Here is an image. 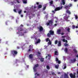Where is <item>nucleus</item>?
I'll return each instance as SVG.
<instances>
[{
	"label": "nucleus",
	"instance_id": "22",
	"mask_svg": "<svg viewBox=\"0 0 78 78\" xmlns=\"http://www.w3.org/2000/svg\"><path fill=\"white\" fill-rule=\"evenodd\" d=\"M42 6L41 5H40L38 6V9H40V8H41L42 7Z\"/></svg>",
	"mask_w": 78,
	"mask_h": 78
},
{
	"label": "nucleus",
	"instance_id": "34",
	"mask_svg": "<svg viewBox=\"0 0 78 78\" xmlns=\"http://www.w3.org/2000/svg\"><path fill=\"white\" fill-rule=\"evenodd\" d=\"M75 17L76 20V19H78V16H77L76 15H75Z\"/></svg>",
	"mask_w": 78,
	"mask_h": 78
},
{
	"label": "nucleus",
	"instance_id": "32",
	"mask_svg": "<svg viewBox=\"0 0 78 78\" xmlns=\"http://www.w3.org/2000/svg\"><path fill=\"white\" fill-rule=\"evenodd\" d=\"M58 40H55V44H58Z\"/></svg>",
	"mask_w": 78,
	"mask_h": 78
},
{
	"label": "nucleus",
	"instance_id": "25",
	"mask_svg": "<svg viewBox=\"0 0 78 78\" xmlns=\"http://www.w3.org/2000/svg\"><path fill=\"white\" fill-rule=\"evenodd\" d=\"M22 29H22V28H21V27H19L18 28V30H20V31H20V30H22Z\"/></svg>",
	"mask_w": 78,
	"mask_h": 78
},
{
	"label": "nucleus",
	"instance_id": "39",
	"mask_svg": "<svg viewBox=\"0 0 78 78\" xmlns=\"http://www.w3.org/2000/svg\"><path fill=\"white\" fill-rule=\"evenodd\" d=\"M51 74L52 75H55V73L54 72H51Z\"/></svg>",
	"mask_w": 78,
	"mask_h": 78
},
{
	"label": "nucleus",
	"instance_id": "63",
	"mask_svg": "<svg viewBox=\"0 0 78 78\" xmlns=\"http://www.w3.org/2000/svg\"><path fill=\"white\" fill-rule=\"evenodd\" d=\"M26 12H27L26 11H24V13H26Z\"/></svg>",
	"mask_w": 78,
	"mask_h": 78
},
{
	"label": "nucleus",
	"instance_id": "31",
	"mask_svg": "<svg viewBox=\"0 0 78 78\" xmlns=\"http://www.w3.org/2000/svg\"><path fill=\"white\" fill-rule=\"evenodd\" d=\"M55 67L56 69H58V67H59V65H55Z\"/></svg>",
	"mask_w": 78,
	"mask_h": 78
},
{
	"label": "nucleus",
	"instance_id": "14",
	"mask_svg": "<svg viewBox=\"0 0 78 78\" xmlns=\"http://www.w3.org/2000/svg\"><path fill=\"white\" fill-rule=\"evenodd\" d=\"M66 12L67 13V14H69V15L71 14V12H70V11L69 10V9H67L66 10Z\"/></svg>",
	"mask_w": 78,
	"mask_h": 78
},
{
	"label": "nucleus",
	"instance_id": "27",
	"mask_svg": "<svg viewBox=\"0 0 78 78\" xmlns=\"http://www.w3.org/2000/svg\"><path fill=\"white\" fill-rule=\"evenodd\" d=\"M68 51V49H67V48H65V52H66V53H67Z\"/></svg>",
	"mask_w": 78,
	"mask_h": 78
},
{
	"label": "nucleus",
	"instance_id": "48",
	"mask_svg": "<svg viewBox=\"0 0 78 78\" xmlns=\"http://www.w3.org/2000/svg\"><path fill=\"white\" fill-rule=\"evenodd\" d=\"M57 62H58V64H60L61 63V62H60V61H59V60Z\"/></svg>",
	"mask_w": 78,
	"mask_h": 78
},
{
	"label": "nucleus",
	"instance_id": "13",
	"mask_svg": "<svg viewBox=\"0 0 78 78\" xmlns=\"http://www.w3.org/2000/svg\"><path fill=\"white\" fill-rule=\"evenodd\" d=\"M58 47H60L61 46V41H59L58 42Z\"/></svg>",
	"mask_w": 78,
	"mask_h": 78
},
{
	"label": "nucleus",
	"instance_id": "12",
	"mask_svg": "<svg viewBox=\"0 0 78 78\" xmlns=\"http://www.w3.org/2000/svg\"><path fill=\"white\" fill-rule=\"evenodd\" d=\"M39 29L40 31H43L44 30V29H43V27L42 26H40Z\"/></svg>",
	"mask_w": 78,
	"mask_h": 78
},
{
	"label": "nucleus",
	"instance_id": "24",
	"mask_svg": "<svg viewBox=\"0 0 78 78\" xmlns=\"http://www.w3.org/2000/svg\"><path fill=\"white\" fill-rule=\"evenodd\" d=\"M46 68L48 70H49V69H50V66H49L48 65H47L46 66Z\"/></svg>",
	"mask_w": 78,
	"mask_h": 78
},
{
	"label": "nucleus",
	"instance_id": "37",
	"mask_svg": "<svg viewBox=\"0 0 78 78\" xmlns=\"http://www.w3.org/2000/svg\"><path fill=\"white\" fill-rule=\"evenodd\" d=\"M66 37V36H62V39H63V38H65V37Z\"/></svg>",
	"mask_w": 78,
	"mask_h": 78
},
{
	"label": "nucleus",
	"instance_id": "51",
	"mask_svg": "<svg viewBox=\"0 0 78 78\" xmlns=\"http://www.w3.org/2000/svg\"><path fill=\"white\" fill-rule=\"evenodd\" d=\"M52 12L54 13V14H55V11L54 10L52 11Z\"/></svg>",
	"mask_w": 78,
	"mask_h": 78
},
{
	"label": "nucleus",
	"instance_id": "53",
	"mask_svg": "<svg viewBox=\"0 0 78 78\" xmlns=\"http://www.w3.org/2000/svg\"><path fill=\"white\" fill-rule=\"evenodd\" d=\"M20 27H23V25H22V24H21L20 25Z\"/></svg>",
	"mask_w": 78,
	"mask_h": 78
},
{
	"label": "nucleus",
	"instance_id": "57",
	"mask_svg": "<svg viewBox=\"0 0 78 78\" xmlns=\"http://www.w3.org/2000/svg\"><path fill=\"white\" fill-rule=\"evenodd\" d=\"M21 17H23V15H21Z\"/></svg>",
	"mask_w": 78,
	"mask_h": 78
},
{
	"label": "nucleus",
	"instance_id": "33",
	"mask_svg": "<svg viewBox=\"0 0 78 78\" xmlns=\"http://www.w3.org/2000/svg\"><path fill=\"white\" fill-rule=\"evenodd\" d=\"M53 3V2L52 0L50 2V4L51 5H52Z\"/></svg>",
	"mask_w": 78,
	"mask_h": 78
},
{
	"label": "nucleus",
	"instance_id": "64",
	"mask_svg": "<svg viewBox=\"0 0 78 78\" xmlns=\"http://www.w3.org/2000/svg\"><path fill=\"white\" fill-rule=\"evenodd\" d=\"M37 76H39V74H37Z\"/></svg>",
	"mask_w": 78,
	"mask_h": 78
},
{
	"label": "nucleus",
	"instance_id": "60",
	"mask_svg": "<svg viewBox=\"0 0 78 78\" xmlns=\"http://www.w3.org/2000/svg\"><path fill=\"white\" fill-rule=\"evenodd\" d=\"M76 58H78V55H76Z\"/></svg>",
	"mask_w": 78,
	"mask_h": 78
},
{
	"label": "nucleus",
	"instance_id": "10",
	"mask_svg": "<svg viewBox=\"0 0 78 78\" xmlns=\"http://www.w3.org/2000/svg\"><path fill=\"white\" fill-rule=\"evenodd\" d=\"M41 42V39H38V40L36 42H35V44H37Z\"/></svg>",
	"mask_w": 78,
	"mask_h": 78
},
{
	"label": "nucleus",
	"instance_id": "15",
	"mask_svg": "<svg viewBox=\"0 0 78 78\" xmlns=\"http://www.w3.org/2000/svg\"><path fill=\"white\" fill-rule=\"evenodd\" d=\"M29 57L30 59H32V58H33V54H30Z\"/></svg>",
	"mask_w": 78,
	"mask_h": 78
},
{
	"label": "nucleus",
	"instance_id": "5",
	"mask_svg": "<svg viewBox=\"0 0 78 78\" xmlns=\"http://www.w3.org/2000/svg\"><path fill=\"white\" fill-rule=\"evenodd\" d=\"M63 7V6H62L61 7H56L54 11H59V10H61V9H62Z\"/></svg>",
	"mask_w": 78,
	"mask_h": 78
},
{
	"label": "nucleus",
	"instance_id": "26",
	"mask_svg": "<svg viewBox=\"0 0 78 78\" xmlns=\"http://www.w3.org/2000/svg\"><path fill=\"white\" fill-rule=\"evenodd\" d=\"M69 8V5H68L67 6H66L65 7V8L66 9H68V8Z\"/></svg>",
	"mask_w": 78,
	"mask_h": 78
},
{
	"label": "nucleus",
	"instance_id": "46",
	"mask_svg": "<svg viewBox=\"0 0 78 78\" xmlns=\"http://www.w3.org/2000/svg\"><path fill=\"white\" fill-rule=\"evenodd\" d=\"M37 53L38 54V55H41V52L39 51H38Z\"/></svg>",
	"mask_w": 78,
	"mask_h": 78
},
{
	"label": "nucleus",
	"instance_id": "30",
	"mask_svg": "<svg viewBox=\"0 0 78 78\" xmlns=\"http://www.w3.org/2000/svg\"><path fill=\"white\" fill-rule=\"evenodd\" d=\"M70 29L69 28H68V29H67V31L68 32V33H70Z\"/></svg>",
	"mask_w": 78,
	"mask_h": 78
},
{
	"label": "nucleus",
	"instance_id": "52",
	"mask_svg": "<svg viewBox=\"0 0 78 78\" xmlns=\"http://www.w3.org/2000/svg\"><path fill=\"white\" fill-rule=\"evenodd\" d=\"M48 57H51V55H50V54H48Z\"/></svg>",
	"mask_w": 78,
	"mask_h": 78
},
{
	"label": "nucleus",
	"instance_id": "9",
	"mask_svg": "<svg viewBox=\"0 0 78 78\" xmlns=\"http://www.w3.org/2000/svg\"><path fill=\"white\" fill-rule=\"evenodd\" d=\"M61 30L60 29H59L57 31V33L58 34H61Z\"/></svg>",
	"mask_w": 78,
	"mask_h": 78
},
{
	"label": "nucleus",
	"instance_id": "40",
	"mask_svg": "<svg viewBox=\"0 0 78 78\" xmlns=\"http://www.w3.org/2000/svg\"><path fill=\"white\" fill-rule=\"evenodd\" d=\"M46 9V6H45L43 8V10H44Z\"/></svg>",
	"mask_w": 78,
	"mask_h": 78
},
{
	"label": "nucleus",
	"instance_id": "43",
	"mask_svg": "<svg viewBox=\"0 0 78 78\" xmlns=\"http://www.w3.org/2000/svg\"><path fill=\"white\" fill-rule=\"evenodd\" d=\"M62 41H63V42H66V40L65 39H63Z\"/></svg>",
	"mask_w": 78,
	"mask_h": 78
},
{
	"label": "nucleus",
	"instance_id": "42",
	"mask_svg": "<svg viewBox=\"0 0 78 78\" xmlns=\"http://www.w3.org/2000/svg\"><path fill=\"white\" fill-rule=\"evenodd\" d=\"M13 11H14V12H17V10H16V9H14L13 10Z\"/></svg>",
	"mask_w": 78,
	"mask_h": 78
},
{
	"label": "nucleus",
	"instance_id": "54",
	"mask_svg": "<svg viewBox=\"0 0 78 78\" xmlns=\"http://www.w3.org/2000/svg\"><path fill=\"white\" fill-rule=\"evenodd\" d=\"M74 2H77V0H74Z\"/></svg>",
	"mask_w": 78,
	"mask_h": 78
},
{
	"label": "nucleus",
	"instance_id": "29",
	"mask_svg": "<svg viewBox=\"0 0 78 78\" xmlns=\"http://www.w3.org/2000/svg\"><path fill=\"white\" fill-rule=\"evenodd\" d=\"M64 45L65 46H66V47H67V46H69V44H67V43H65L64 44Z\"/></svg>",
	"mask_w": 78,
	"mask_h": 78
},
{
	"label": "nucleus",
	"instance_id": "3",
	"mask_svg": "<svg viewBox=\"0 0 78 78\" xmlns=\"http://www.w3.org/2000/svg\"><path fill=\"white\" fill-rule=\"evenodd\" d=\"M76 75V73H74L73 74L72 73H70L69 75L71 78H76V76H75Z\"/></svg>",
	"mask_w": 78,
	"mask_h": 78
},
{
	"label": "nucleus",
	"instance_id": "4",
	"mask_svg": "<svg viewBox=\"0 0 78 78\" xmlns=\"http://www.w3.org/2000/svg\"><path fill=\"white\" fill-rule=\"evenodd\" d=\"M53 23V21L52 20H49L48 22L46 24L47 26H48V25H52Z\"/></svg>",
	"mask_w": 78,
	"mask_h": 78
},
{
	"label": "nucleus",
	"instance_id": "59",
	"mask_svg": "<svg viewBox=\"0 0 78 78\" xmlns=\"http://www.w3.org/2000/svg\"><path fill=\"white\" fill-rule=\"evenodd\" d=\"M34 9H36V6H34Z\"/></svg>",
	"mask_w": 78,
	"mask_h": 78
},
{
	"label": "nucleus",
	"instance_id": "56",
	"mask_svg": "<svg viewBox=\"0 0 78 78\" xmlns=\"http://www.w3.org/2000/svg\"><path fill=\"white\" fill-rule=\"evenodd\" d=\"M65 42H66V43H67V42H68L67 40H65Z\"/></svg>",
	"mask_w": 78,
	"mask_h": 78
},
{
	"label": "nucleus",
	"instance_id": "38",
	"mask_svg": "<svg viewBox=\"0 0 78 78\" xmlns=\"http://www.w3.org/2000/svg\"><path fill=\"white\" fill-rule=\"evenodd\" d=\"M58 61H59V59H58V58H56V61L57 62H58Z\"/></svg>",
	"mask_w": 78,
	"mask_h": 78
},
{
	"label": "nucleus",
	"instance_id": "62",
	"mask_svg": "<svg viewBox=\"0 0 78 78\" xmlns=\"http://www.w3.org/2000/svg\"><path fill=\"white\" fill-rule=\"evenodd\" d=\"M55 26H57V24H55V25H54Z\"/></svg>",
	"mask_w": 78,
	"mask_h": 78
},
{
	"label": "nucleus",
	"instance_id": "8",
	"mask_svg": "<svg viewBox=\"0 0 78 78\" xmlns=\"http://www.w3.org/2000/svg\"><path fill=\"white\" fill-rule=\"evenodd\" d=\"M29 48L30 49L28 50V51H32L33 50V47L31 46V45H30Z\"/></svg>",
	"mask_w": 78,
	"mask_h": 78
},
{
	"label": "nucleus",
	"instance_id": "1",
	"mask_svg": "<svg viewBox=\"0 0 78 78\" xmlns=\"http://www.w3.org/2000/svg\"><path fill=\"white\" fill-rule=\"evenodd\" d=\"M17 51L16 50H13L11 51V54L13 55V56H16L17 55Z\"/></svg>",
	"mask_w": 78,
	"mask_h": 78
},
{
	"label": "nucleus",
	"instance_id": "49",
	"mask_svg": "<svg viewBox=\"0 0 78 78\" xmlns=\"http://www.w3.org/2000/svg\"><path fill=\"white\" fill-rule=\"evenodd\" d=\"M16 1L18 3H20V2H19L18 0H16Z\"/></svg>",
	"mask_w": 78,
	"mask_h": 78
},
{
	"label": "nucleus",
	"instance_id": "7",
	"mask_svg": "<svg viewBox=\"0 0 78 78\" xmlns=\"http://www.w3.org/2000/svg\"><path fill=\"white\" fill-rule=\"evenodd\" d=\"M39 67V64H36L34 67L33 69L35 72L36 71V67Z\"/></svg>",
	"mask_w": 78,
	"mask_h": 78
},
{
	"label": "nucleus",
	"instance_id": "61",
	"mask_svg": "<svg viewBox=\"0 0 78 78\" xmlns=\"http://www.w3.org/2000/svg\"><path fill=\"white\" fill-rule=\"evenodd\" d=\"M76 28H78V26H76Z\"/></svg>",
	"mask_w": 78,
	"mask_h": 78
},
{
	"label": "nucleus",
	"instance_id": "36",
	"mask_svg": "<svg viewBox=\"0 0 78 78\" xmlns=\"http://www.w3.org/2000/svg\"><path fill=\"white\" fill-rule=\"evenodd\" d=\"M22 10H21L19 11L18 12L19 14H21V13H22Z\"/></svg>",
	"mask_w": 78,
	"mask_h": 78
},
{
	"label": "nucleus",
	"instance_id": "50",
	"mask_svg": "<svg viewBox=\"0 0 78 78\" xmlns=\"http://www.w3.org/2000/svg\"><path fill=\"white\" fill-rule=\"evenodd\" d=\"M67 67H66V66H64V68H63V69H66V68Z\"/></svg>",
	"mask_w": 78,
	"mask_h": 78
},
{
	"label": "nucleus",
	"instance_id": "28",
	"mask_svg": "<svg viewBox=\"0 0 78 78\" xmlns=\"http://www.w3.org/2000/svg\"><path fill=\"white\" fill-rule=\"evenodd\" d=\"M51 35V34H50V33H48L47 34V36L48 37H50V35Z\"/></svg>",
	"mask_w": 78,
	"mask_h": 78
},
{
	"label": "nucleus",
	"instance_id": "44",
	"mask_svg": "<svg viewBox=\"0 0 78 78\" xmlns=\"http://www.w3.org/2000/svg\"><path fill=\"white\" fill-rule=\"evenodd\" d=\"M48 44H49V45H51V41H49V43H48Z\"/></svg>",
	"mask_w": 78,
	"mask_h": 78
},
{
	"label": "nucleus",
	"instance_id": "19",
	"mask_svg": "<svg viewBox=\"0 0 78 78\" xmlns=\"http://www.w3.org/2000/svg\"><path fill=\"white\" fill-rule=\"evenodd\" d=\"M65 78H69V76L67 74H65Z\"/></svg>",
	"mask_w": 78,
	"mask_h": 78
},
{
	"label": "nucleus",
	"instance_id": "20",
	"mask_svg": "<svg viewBox=\"0 0 78 78\" xmlns=\"http://www.w3.org/2000/svg\"><path fill=\"white\" fill-rule=\"evenodd\" d=\"M73 51L75 52V53H78V51L76 50L75 49H74Z\"/></svg>",
	"mask_w": 78,
	"mask_h": 78
},
{
	"label": "nucleus",
	"instance_id": "6",
	"mask_svg": "<svg viewBox=\"0 0 78 78\" xmlns=\"http://www.w3.org/2000/svg\"><path fill=\"white\" fill-rule=\"evenodd\" d=\"M19 32H17V34H19V36H23L25 35V34L22 31L20 32L19 34Z\"/></svg>",
	"mask_w": 78,
	"mask_h": 78
},
{
	"label": "nucleus",
	"instance_id": "2",
	"mask_svg": "<svg viewBox=\"0 0 78 78\" xmlns=\"http://www.w3.org/2000/svg\"><path fill=\"white\" fill-rule=\"evenodd\" d=\"M20 31H22L23 32L24 34H26L27 33H28V30L27 29H21Z\"/></svg>",
	"mask_w": 78,
	"mask_h": 78
},
{
	"label": "nucleus",
	"instance_id": "45",
	"mask_svg": "<svg viewBox=\"0 0 78 78\" xmlns=\"http://www.w3.org/2000/svg\"><path fill=\"white\" fill-rule=\"evenodd\" d=\"M64 34H65L64 33H61V35H64Z\"/></svg>",
	"mask_w": 78,
	"mask_h": 78
},
{
	"label": "nucleus",
	"instance_id": "11",
	"mask_svg": "<svg viewBox=\"0 0 78 78\" xmlns=\"http://www.w3.org/2000/svg\"><path fill=\"white\" fill-rule=\"evenodd\" d=\"M49 33L51 35H54V31H52L51 30H50L49 31Z\"/></svg>",
	"mask_w": 78,
	"mask_h": 78
},
{
	"label": "nucleus",
	"instance_id": "47",
	"mask_svg": "<svg viewBox=\"0 0 78 78\" xmlns=\"http://www.w3.org/2000/svg\"><path fill=\"white\" fill-rule=\"evenodd\" d=\"M72 27H73V28H75V25H73L72 26Z\"/></svg>",
	"mask_w": 78,
	"mask_h": 78
},
{
	"label": "nucleus",
	"instance_id": "55",
	"mask_svg": "<svg viewBox=\"0 0 78 78\" xmlns=\"http://www.w3.org/2000/svg\"><path fill=\"white\" fill-rule=\"evenodd\" d=\"M17 48L18 49H19V48H20V47L19 46H18V47H17Z\"/></svg>",
	"mask_w": 78,
	"mask_h": 78
},
{
	"label": "nucleus",
	"instance_id": "16",
	"mask_svg": "<svg viewBox=\"0 0 78 78\" xmlns=\"http://www.w3.org/2000/svg\"><path fill=\"white\" fill-rule=\"evenodd\" d=\"M62 3L63 5H64L66 4V1H65V0H62Z\"/></svg>",
	"mask_w": 78,
	"mask_h": 78
},
{
	"label": "nucleus",
	"instance_id": "21",
	"mask_svg": "<svg viewBox=\"0 0 78 78\" xmlns=\"http://www.w3.org/2000/svg\"><path fill=\"white\" fill-rule=\"evenodd\" d=\"M23 3L26 4L27 3V0H23Z\"/></svg>",
	"mask_w": 78,
	"mask_h": 78
},
{
	"label": "nucleus",
	"instance_id": "35",
	"mask_svg": "<svg viewBox=\"0 0 78 78\" xmlns=\"http://www.w3.org/2000/svg\"><path fill=\"white\" fill-rule=\"evenodd\" d=\"M69 6V8H70V7H71V6H72V4H70L69 5H68Z\"/></svg>",
	"mask_w": 78,
	"mask_h": 78
},
{
	"label": "nucleus",
	"instance_id": "17",
	"mask_svg": "<svg viewBox=\"0 0 78 78\" xmlns=\"http://www.w3.org/2000/svg\"><path fill=\"white\" fill-rule=\"evenodd\" d=\"M71 62H72V63H73L75 62V61H76V59H74L73 60L71 59Z\"/></svg>",
	"mask_w": 78,
	"mask_h": 78
},
{
	"label": "nucleus",
	"instance_id": "18",
	"mask_svg": "<svg viewBox=\"0 0 78 78\" xmlns=\"http://www.w3.org/2000/svg\"><path fill=\"white\" fill-rule=\"evenodd\" d=\"M59 55V53L58 52V51H55V55Z\"/></svg>",
	"mask_w": 78,
	"mask_h": 78
},
{
	"label": "nucleus",
	"instance_id": "23",
	"mask_svg": "<svg viewBox=\"0 0 78 78\" xmlns=\"http://www.w3.org/2000/svg\"><path fill=\"white\" fill-rule=\"evenodd\" d=\"M40 61H41V62H44V58H40Z\"/></svg>",
	"mask_w": 78,
	"mask_h": 78
},
{
	"label": "nucleus",
	"instance_id": "41",
	"mask_svg": "<svg viewBox=\"0 0 78 78\" xmlns=\"http://www.w3.org/2000/svg\"><path fill=\"white\" fill-rule=\"evenodd\" d=\"M49 40V38H46V42H48V40Z\"/></svg>",
	"mask_w": 78,
	"mask_h": 78
},
{
	"label": "nucleus",
	"instance_id": "58",
	"mask_svg": "<svg viewBox=\"0 0 78 78\" xmlns=\"http://www.w3.org/2000/svg\"><path fill=\"white\" fill-rule=\"evenodd\" d=\"M36 4L37 5H39V2H36Z\"/></svg>",
	"mask_w": 78,
	"mask_h": 78
}]
</instances>
